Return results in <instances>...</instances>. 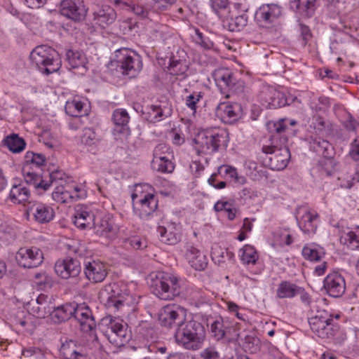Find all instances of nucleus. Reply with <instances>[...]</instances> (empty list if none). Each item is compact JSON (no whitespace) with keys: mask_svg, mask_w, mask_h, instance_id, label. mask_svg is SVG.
I'll list each match as a JSON object with an SVG mask.
<instances>
[{"mask_svg":"<svg viewBox=\"0 0 359 359\" xmlns=\"http://www.w3.org/2000/svg\"><path fill=\"white\" fill-rule=\"evenodd\" d=\"M149 188L147 184L137 185L131 195L135 213L142 219H147L158 208V197L146 192Z\"/></svg>","mask_w":359,"mask_h":359,"instance_id":"7","label":"nucleus"},{"mask_svg":"<svg viewBox=\"0 0 359 359\" xmlns=\"http://www.w3.org/2000/svg\"><path fill=\"white\" fill-rule=\"evenodd\" d=\"M101 331L109 341L116 346H124L131 339L128 330V325L118 318H107L103 319Z\"/></svg>","mask_w":359,"mask_h":359,"instance_id":"8","label":"nucleus"},{"mask_svg":"<svg viewBox=\"0 0 359 359\" xmlns=\"http://www.w3.org/2000/svg\"><path fill=\"white\" fill-rule=\"evenodd\" d=\"M302 287L287 280L280 283L276 290V297L279 299H292L299 295Z\"/></svg>","mask_w":359,"mask_h":359,"instance_id":"35","label":"nucleus"},{"mask_svg":"<svg viewBox=\"0 0 359 359\" xmlns=\"http://www.w3.org/2000/svg\"><path fill=\"white\" fill-rule=\"evenodd\" d=\"M212 76L221 93L227 97H229L230 93H238L243 91V82L236 83V79L229 69H217L212 73Z\"/></svg>","mask_w":359,"mask_h":359,"instance_id":"11","label":"nucleus"},{"mask_svg":"<svg viewBox=\"0 0 359 359\" xmlns=\"http://www.w3.org/2000/svg\"><path fill=\"white\" fill-rule=\"evenodd\" d=\"M55 271L62 278L68 279L77 276L81 272V267L77 260L67 258L55 263Z\"/></svg>","mask_w":359,"mask_h":359,"instance_id":"23","label":"nucleus"},{"mask_svg":"<svg viewBox=\"0 0 359 359\" xmlns=\"http://www.w3.org/2000/svg\"><path fill=\"white\" fill-rule=\"evenodd\" d=\"M116 11L109 6H102L93 13V22L95 25L104 29L114 23L116 19Z\"/></svg>","mask_w":359,"mask_h":359,"instance_id":"25","label":"nucleus"},{"mask_svg":"<svg viewBox=\"0 0 359 359\" xmlns=\"http://www.w3.org/2000/svg\"><path fill=\"white\" fill-rule=\"evenodd\" d=\"M340 242L351 250H359V226L342 235Z\"/></svg>","mask_w":359,"mask_h":359,"instance_id":"47","label":"nucleus"},{"mask_svg":"<svg viewBox=\"0 0 359 359\" xmlns=\"http://www.w3.org/2000/svg\"><path fill=\"white\" fill-rule=\"evenodd\" d=\"M152 292L161 299L171 300L180 294V280L172 273L159 271L151 276Z\"/></svg>","mask_w":359,"mask_h":359,"instance_id":"4","label":"nucleus"},{"mask_svg":"<svg viewBox=\"0 0 359 359\" xmlns=\"http://www.w3.org/2000/svg\"><path fill=\"white\" fill-rule=\"evenodd\" d=\"M84 273L86 278L90 282L101 283L107 275V268L103 262L93 260L85 264Z\"/></svg>","mask_w":359,"mask_h":359,"instance_id":"22","label":"nucleus"},{"mask_svg":"<svg viewBox=\"0 0 359 359\" xmlns=\"http://www.w3.org/2000/svg\"><path fill=\"white\" fill-rule=\"evenodd\" d=\"M194 142L198 154H212L227 147L229 134L222 128H208L199 131L194 137Z\"/></svg>","mask_w":359,"mask_h":359,"instance_id":"2","label":"nucleus"},{"mask_svg":"<svg viewBox=\"0 0 359 359\" xmlns=\"http://www.w3.org/2000/svg\"><path fill=\"white\" fill-rule=\"evenodd\" d=\"M285 121H288L281 119L273 123L274 130L277 135L273 136L270 145H264L262 148V152L268 158V162H265V163L271 170H283L287 165L291 157L290 149L287 146H278L275 144V141L280 138L279 135L286 130L287 125Z\"/></svg>","mask_w":359,"mask_h":359,"instance_id":"1","label":"nucleus"},{"mask_svg":"<svg viewBox=\"0 0 359 359\" xmlns=\"http://www.w3.org/2000/svg\"><path fill=\"white\" fill-rule=\"evenodd\" d=\"M174 337L179 346L187 350L197 351L202 346L205 329L198 321L186 320L175 329Z\"/></svg>","mask_w":359,"mask_h":359,"instance_id":"3","label":"nucleus"},{"mask_svg":"<svg viewBox=\"0 0 359 359\" xmlns=\"http://www.w3.org/2000/svg\"><path fill=\"white\" fill-rule=\"evenodd\" d=\"M124 243L126 248H131L134 250H142L147 246L146 239L137 236L126 239Z\"/></svg>","mask_w":359,"mask_h":359,"instance_id":"58","label":"nucleus"},{"mask_svg":"<svg viewBox=\"0 0 359 359\" xmlns=\"http://www.w3.org/2000/svg\"><path fill=\"white\" fill-rule=\"evenodd\" d=\"M73 222L78 228L84 229L94 225V215L86 206H77L74 215Z\"/></svg>","mask_w":359,"mask_h":359,"instance_id":"30","label":"nucleus"},{"mask_svg":"<svg viewBox=\"0 0 359 359\" xmlns=\"http://www.w3.org/2000/svg\"><path fill=\"white\" fill-rule=\"evenodd\" d=\"M283 15L282 8L276 4L262 5L255 12V20L262 27L271 28L276 26Z\"/></svg>","mask_w":359,"mask_h":359,"instance_id":"12","label":"nucleus"},{"mask_svg":"<svg viewBox=\"0 0 359 359\" xmlns=\"http://www.w3.org/2000/svg\"><path fill=\"white\" fill-rule=\"evenodd\" d=\"M310 128H312L314 130V132H310V133H317L319 135H323L325 129V122L324 118L319 116H315Z\"/></svg>","mask_w":359,"mask_h":359,"instance_id":"63","label":"nucleus"},{"mask_svg":"<svg viewBox=\"0 0 359 359\" xmlns=\"http://www.w3.org/2000/svg\"><path fill=\"white\" fill-rule=\"evenodd\" d=\"M34 282L39 290L50 288L53 285L51 277L48 276L45 272L36 273L34 275Z\"/></svg>","mask_w":359,"mask_h":359,"instance_id":"55","label":"nucleus"},{"mask_svg":"<svg viewBox=\"0 0 359 359\" xmlns=\"http://www.w3.org/2000/svg\"><path fill=\"white\" fill-rule=\"evenodd\" d=\"M130 116L126 109H116L112 114V121L116 126V130L121 133H129L128 123Z\"/></svg>","mask_w":359,"mask_h":359,"instance_id":"36","label":"nucleus"},{"mask_svg":"<svg viewBox=\"0 0 359 359\" xmlns=\"http://www.w3.org/2000/svg\"><path fill=\"white\" fill-rule=\"evenodd\" d=\"M153 170L162 173H171L175 169V164L168 156L161 160L151 161Z\"/></svg>","mask_w":359,"mask_h":359,"instance_id":"50","label":"nucleus"},{"mask_svg":"<svg viewBox=\"0 0 359 359\" xmlns=\"http://www.w3.org/2000/svg\"><path fill=\"white\" fill-rule=\"evenodd\" d=\"M27 169L26 167L23 168V176L27 184L33 186L35 189H42L44 191L50 187L48 181L44 180L39 174L27 170Z\"/></svg>","mask_w":359,"mask_h":359,"instance_id":"38","label":"nucleus"},{"mask_svg":"<svg viewBox=\"0 0 359 359\" xmlns=\"http://www.w3.org/2000/svg\"><path fill=\"white\" fill-rule=\"evenodd\" d=\"M74 190L76 193L75 195H73L63 184L58 185L52 193L53 199L60 203H69L72 201L74 198L77 197V192L80 191V189L75 187Z\"/></svg>","mask_w":359,"mask_h":359,"instance_id":"43","label":"nucleus"},{"mask_svg":"<svg viewBox=\"0 0 359 359\" xmlns=\"http://www.w3.org/2000/svg\"><path fill=\"white\" fill-rule=\"evenodd\" d=\"M203 94L201 92H194L186 97L185 104L193 111L194 114L196 112L198 104L203 98Z\"/></svg>","mask_w":359,"mask_h":359,"instance_id":"60","label":"nucleus"},{"mask_svg":"<svg viewBox=\"0 0 359 359\" xmlns=\"http://www.w3.org/2000/svg\"><path fill=\"white\" fill-rule=\"evenodd\" d=\"M15 259L18 265L23 268H35L42 264L43 254L36 247L21 248L16 253Z\"/></svg>","mask_w":359,"mask_h":359,"instance_id":"15","label":"nucleus"},{"mask_svg":"<svg viewBox=\"0 0 359 359\" xmlns=\"http://www.w3.org/2000/svg\"><path fill=\"white\" fill-rule=\"evenodd\" d=\"M277 94V89L271 86H263L259 93V100L262 104L269 109L271 100V96Z\"/></svg>","mask_w":359,"mask_h":359,"instance_id":"51","label":"nucleus"},{"mask_svg":"<svg viewBox=\"0 0 359 359\" xmlns=\"http://www.w3.org/2000/svg\"><path fill=\"white\" fill-rule=\"evenodd\" d=\"M212 260L217 264L221 265L226 262V259H231L233 257V254L227 251V250L222 249L220 248H214L212 250L211 253Z\"/></svg>","mask_w":359,"mask_h":359,"instance_id":"53","label":"nucleus"},{"mask_svg":"<svg viewBox=\"0 0 359 359\" xmlns=\"http://www.w3.org/2000/svg\"><path fill=\"white\" fill-rule=\"evenodd\" d=\"M195 36H193L194 41L200 45L204 49L210 50L213 47V42L206 37L197 28L195 29Z\"/></svg>","mask_w":359,"mask_h":359,"instance_id":"61","label":"nucleus"},{"mask_svg":"<svg viewBox=\"0 0 359 359\" xmlns=\"http://www.w3.org/2000/svg\"><path fill=\"white\" fill-rule=\"evenodd\" d=\"M219 172H223L226 177L233 180L238 185H243L247 182L245 177L238 175L237 170L228 165H221L219 168Z\"/></svg>","mask_w":359,"mask_h":359,"instance_id":"48","label":"nucleus"},{"mask_svg":"<svg viewBox=\"0 0 359 359\" xmlns=\"http://www.w3.org/2000/svg\"><path fill=\"white\" fill-rule=\"evenodd\" d=\"M298 214H301L299 217H297L301 230L304 233H315L319 222L318 214L316 211L308 208H300Z\"/></svg>","mask_w":359,"mask_h":359,"instance_id":"20","label":"nucleus"},{"mask_svg":"<svg viewBox=\"0 0 359 359\" xmlns=\"http://www.w3.org/2000/svg\"><path fill=\"white\" fill-rule=\"evenodd\" d=\"M29 196L30 191L24 183L13 185L9 194L11 201L17 204L27 201Z\"/></svg>","mask_w":359,"mask_h":359,"instance_id":"37","label":"nucleus"},{"mask_svg":"<svg viewBox=\"0 0 359 359\" xmlns=\"http://www.w3.org/2000/svg\"><path fill=\"white\" fill-rule=\"evenodd\" d=\"M67 60L69 66L73 68L84 67L86 63V57L83 53L69 50L66 53Z\"/></svg>","mask_w":359,"mask_h":359,"instance_id":"49","label":"nucleus"},{"mask_svg":"<svg viewBox=\"0 0 359 359\" xmlns=\"http://www.w3.org/2000/svg\"><path fill=\"white\" fill-rule=\"evenodd\" d=\"M186 257L191 267L197 271L204 270L208 265L206 256L194 246L187 249Z\"/></svg>","mask_w":359,"mask_h":359,"instance_id":"34","label":"nucleus"},{"mask_svg":"<svg viewBox=\"0 0 359 359\" xmlns=\"http://www.w3.org/2000/svg\"><path fill=\"white\" fill-rule=\"evenodd\" d=\"M210 4L212 10L220 19L229 11L228 0H210Z\"/></svg>","mask_w":359,"mask_h":359,"instance_id":"56","label":"nucleus"},{"mask_svg":"<svg viewBox=\"0 0 359 359\" xmlns=\"http://www.w3.org/2000/svg\"><path fill=\"white\" fill-rule=\"evenodd\" d=\"M243 347L245 351L250 353H256L259 348V340L252 335H246L244 338Z\"/></svg>","mask_w":359,"mask_h":359,"instance_id":"59","label":"nucleus"},{"mask_svg":"<svg viewBox=\"0 0 359 359\" xmlns=\"http://www.w3.org/2000/svg\"><path fill=\"white\" fill-rule=\"evenodd\" d=\"M289 100L290 98L286 97L283 93L277 90V94L276 93V95L271 96L269 109H276L290 104Z\"/></svg>","mask_w":359,"mask_h":359,"instance_id":"57","label":"nucleus"},{"mask_svg":"<svg viewBox=\"0 0 359 359\" xmlns=\"http://www.w3.org/2000/svg\"><path fill=\"white\" fill-rule=\"evenodd\" d=\"M95 229L97 235L113 239L116 236L119 229L113 218L106 215L102 217L97 224H95Z\"/></svg>","mask_w":359,"mask_h":359,"instance_id":"26","label":"nucleus"},{"mask_svg":"<svg viewBox=\"0 0 359 359\" xmlns=\"http://www.w3.org/2000/svg\"><path fill=\"white\" fill-rule=\"evenodd\" d=\"M186 309L179 305L173 304L163 308L159 316V320L162 325L176 329L186 321Z\"/></svg>","mask_w":359,"mask_h":359,"instance_id":"13","label":"nucleus"},{"mask_svg":"<svg viewBox=\"0 0 359 359\" xmlns=\"http://www.w3.org/2000/svg\"><path fill=\"white\" fill-rule=\"evenodd\" d=\"M210 329L212 337L215 339L219 341L224 338L226 333L228 332V330L230 329V327L227 321L219 318L216 319L211 324Z\"/></svg>","mask_w":359,"mask_h":359,"instance_id":"45","label":"nucleus"},{"mask_svg":"<svg viewBox=\"0 0 359 359\" xmlns=\"http://www.w3.org/2000/svg\"><path fill=\"white\" fill-rule=\"evenodd\" d=\"M30 60L45 75L57 72L61 67L58 53L47 45L36 46L30 53Z\"/></svg>","mask_w":359,"mask_h":359,"instance_id":"6","label":"nucleus"},{"mask_svg":"<svg viewBox=\"0 0 359 359\" xmlns=\"http://www.w3.org/2000/svg\"><path fill=\"white\" fill-rule=\"evenodd\" d=\"M147 111L146 118L148 121L156 123L163 120V118L170 116L171 110L170 109H163L159 104H151L147 107Z\"/></svg>","mask_w":359,"mask_h":359,"instance_id":"39","label":"nucleus"},{"mask_svg":"<svg viewBox=\"0 0 359 359\" xmlns=\"http://www.w3.org/2000/svg\"><path fill=\"white\" fill-rule=\"evenodd\" d=\"M168 151V148L165 144H158L154 149L152 161H159L168 157L165 155Z\"/></svg>","mask_w":359,"mask_h":359,"instance_id":"64","label":"nucleus"},{"mask_svg":"<svg viewBox=\"0 0 359 359\" xmlns=\"http://www.w3.org/2000/svg\"><path fill=\"white\" fill-rule=\"evenodd\" d=\"M65 109L66 113L73 117H80L87 115L88 111L86 104L77 98L67 101Z\"/></svg>","mask_w":359,"mask_h":359,"instance_id":"40","label":"nucleus"},{"mask_svg":"<svg viewBox=\"0 0 359 359\" xmlns=\"http://www.w3.org/2000/svg\"><path fill=\"white\" fill-rule=\"evenodd\" d=\"M60 13L69 19L79 22L84 19L86 9L79 0H62L60 3Z\"/></svg>","mask_w":359,"mask_h":359,"instance_id":"19","label":"nucleus"},{"mask_svg":"<svg viewBox=\"0 0 359 359\" xmlns=\"http://www.w3.org/2000/svg\"><path fill=\"white\" fill-rule=\"evenodd\" d=\"M27 214L39 224H47L52 221L55 215V210L50 205L39 201L29 203Z\"/></svg>","mask_w":359,"mask_h":359,"instance_id":"16","label":"nucleus"},{"mask_svg":"<svg viewBox=\"0 0 359 359\" xmlns=\"http://www.w3.org/2000/svg\"><path fill=\"white\" fill-rule=\"evenodd\" d=\"M186 309L179 305L173 304L163 308L159 316V320L162 325L176 329L186 321Z\"/></svg>","mask_w":359,"mask_h":359,"instance_id":"14","label":"nucleus"},{"mask_svg":"<svg viewBox=\"0 0 359 359\" xmlns=\"http://www.w3.org/2000/svg\"><path fill=\"white\" fill-rule=\"evenodd\" d=\"M304 258L311 262H318L325 256L324 249L315 243L306 244L302 251Z\"/></svg>","mask_w":359,"mask_h":359,"instance_id":"41","label":"nucleus"},{"mask_svg":"<svg viewBox=\"0 0 359 359\" xmlns=\"http://www.w3.org/2000/svg\"><path fill=\"white\" fill-rule=\"evenodd\" d=\"M60 353L64 359H81L84 356L83 346L72 339L62 342Z\"/></svg>","mask_w":359,"mask_h":359,"instance_id":"31","label":"nucleus"},{"mask_svg":"<svg viewBox=\"0 0 359 359\" xmlns=\"http://www.w3.org/2000/svg\"><path fill=\"white\" fill-rule=\"evenodd\" d=\"M52 309V307L48 306V311H45L44 314H39V317L45 318L46 314H49L55 323H60L73 316V311H74V302L65 304L53 310Z\"/></svg>","mask_w":359,"mask_h":359,"instance_id":"27","label":"nucleus"},{"mask_svg":"<svg viewBox=\"0 0 359 359\" xmlns=\"http://www.w3.org/2000/svg\"><path fill=\"white\" fill-rule=\"evenodd\" d=\"M4 144L13 153H20L26 146L25 140L17 134H11L4 140Z\"/></svg>","mask_w":359,"mask_h":359,"instance_id":"44","label":"nucleus"},{"mask_svg":"<svg viewBox=\"0 0 359 359\" xmlns=\"http://www.w3.org/2000/svg\"><path fill=\"white\" fill-rule=\"evenodd\" d=\"M311 330L322 339L334 337L339 330V326L334 323L331 316L324 310L316 312L308 319Z\"/></svg>","mask_w":359,"mask_h":359,"instance_id":"9","label":"nucleus"},{"mask_svg":"<svg viewBox=\"0 0 359 359\" xmlns=\"http://www.w3.org/2000/svg\"><path fill=\"white\" fill-rule=\"evenodd\" d=\"M238 106L222 102L216 108V115L224 123H231L238 118Z\"/></svg>","mask_w":359,"mask_h":359,"instance_id":"32","label":"nucleus"},{"mask_svg":"<svg viewBox=\"0 0 359 359\" xmlns=\"http://www.w3.org/2000/svg\"><path fill=\"white\" fill-rule=\"evenodd\" d=\"M221 20L225 29L231 32H238L247 25L248 17L245 13L235 15L229 11Z\"/></svg>","mask_w":359,"mask_h":359,"instance_id":"28","label":"nucleus"},{"mask_svg":"<svg viewBox=\"0 0 359 359\" xmlns=\"http://www.w3.org/2000/svg\"><path fill=\"white\" fill-rule=\"evenodd\" d=\"M100 138L93 128H85L80 136V145L87 151L95 154L98 151Z\"/></svg>","mask_w":359,"mask_h":359,"instance_id":"29","label":"nucleus"},{"mask_svg":"<svg viewBox=\"0 0 359 359\" xmlns=\"http://www.w3.org/2000/svg\"><path fill=\"white\" fill-rule=\"evenodd\" d=\"M110 287L111 294L107 301L108 307H114L116 311H119L130 304L131 297L128 292H123L117 284H114Z\"/></svg>","mask_w":359,"mask_h":359,"instance_id":"24","label":"nucleus"},{"mask_svg":"<svg viewBox=\"0 0 359 359\" xmlns=\"http://www.w3.org/2000/svg\"><path fill=\"white\" fill-rule=\"evenodd\" d=\"M157 231L161 241L168 245H175L182 238L181 226L175 222H169L165 226L159 225Z\"/></svg>","mask_w":359,"mask_h":359,"instance_id":"21","label":"nucleus"},{"mask_svg":"<svg viewBox=\"0 0 359 359\" xmlns=\"http://www.w3.org/2000/svg\"><path fill=\"white\" fill-rule=\"evenodd\" d=\"M306 141L311 151L323 157L326 161L325 163L320 161L318 165L320 175H331L333 169L332 158L334 155V149L332 144L317 133H309L306 137Z\"/></svg>","mask_w":359,"mask_h":359,"instance_id":"5","label":"nucleus"},{"mask_svg":"<svg viewBox=\"0 0 359 359\" xmlns=\"http://www.w3.org/2000/svg\"><path fill=\"white\" fill-rule=\"evenodd\" d=\"M170 74L174 76H184L188 70V66L185 62L172 60L168 67Z\"/></svg>","mask_w":359,"mask_h":359,"instance_id":"54","label":"nucleus"},{"mask_svg":"<svg viewBox=\"0 0 359 359\" xmlns=\"http://www.w3.org/2000/svg\"><path fill=\"white\" fill-rule=\"evenodd\" d=\"M115 60L122 69V73L130 78L135 77L142 69L140 55L128 48L116 50Z\"/></svg>","mask_w":359,"mask_h":359,"instance_id":"10","label":"nucleus"},{"mask_svg":"<svg viewBox=\"0 0 359 359\" xmlns=\"http://www.w3.org/2000/svg\"><path fill=\"white\" fill-rule=\"evenodd\" d=\"M73 317L79 323L81 329L88 332L95 327L96 323L89 306L85 303L77 304L74 302Z\"/></svg>","mask_w":359,"mask_h":359,"instance_id":"18","label":"nucleus"},{"mask_svg":"<svg viewBox=\"0 0 359 359\" xmlns=\"http://www.w3.org/2000/svg\"><path fill=\"white\" fill-rule=\"evenodd\" d=\"M299 295L302 304L309 312L314 313L320 311V299L313 297L310 294H309L304 287L302 288Z\"/></svg>","mask_w":359,"mask_h":359,"instance_id":"42","label":"nucleus"},{"mask_svg":"<svg viewBox=\"0 0 359 359\" xmlns=\"http://www.w3.org/2000/svg\"><path fill=\"white\" fill-rule=\"evenodd\" d=\"M25 161L26 165L25 167L29 168V165H36L40 167L46 162V157L41 154L34 153L33 151H27L25 156Z\"/></svg>","mask_w":359,"mask_h":359,"instance_id":"52","label":"nucleus"},{"mask_svg":"<svg viewBox=\"0 0 359 359\" xmlns=\"http://www.w3.org/2000/svg\"><path fill=\"white\" fill-rule=\"evenodd\" d=\"M290 8L302 17H312L316 9V0H291Z\"/></svg>","mask_w":359,"mask_h":359,"instance_id":"33","label":"nucleus"},{"mask_svg":"<svg viewBox=\"0 0 359 359\" xmlns=\"http://www.w3.org/2000/svg\"><path fill=\"white\" fill-rule=\"evenodd\" d=\"M323 287L329 296L335 298L340 297L346 290L345 279L338 271H333L324 279Z\"/></svg>","mask_w":359,"mask_h":359,"instance_id":"17","label":"nucleus"},{"mask_svg":"<svg viewBox=\"0 0 359 359\" xmlns=\"http://www.w3.org/2000/svg\"><path fill=\"white\" fill-rule=\"evenodd\" d=\"M66 175L61 170H55L49 173V180L48 182L50 185L53 183H57L58 185L63 184V182H66Z\"/></svg>","mask_w":359,"mask_h":359,"instance_id":"62","label":"nucleus"},{"mask_svg":"<svg viewBox=\"0 0 359 359\" xmlns=\"http://www.w3.org/2000/svg\"><path fill=\"white\" fill-rule=\"evenodd\" d=\"M242 263L245 265L255 264L259 259L256 249L250 245H245L240 250L239 254Z\"/></svg>","mask_w":359,"mask_h":359,"instance_id":"46","label":"nucleus"}]
</instances>
